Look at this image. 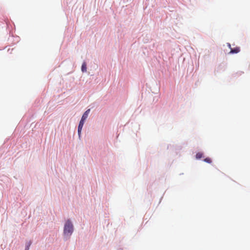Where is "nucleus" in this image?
I'll use <instances>...</instances> for the list:
<instances>
[{
	"mask_svg": "<svg viewBox=\"0 0 250 250\" xmlns=\"http://www.w3.org/2000/svg\"><path fill=\"white\" fill-rule=\"evenodd\" d=\"M73 231V226L70 220H68L64 225L63 232L65 235H71Z\"/></svg>",
	"mask_w": 250,
	"mask_h": 250,
	"instance_id": "obj_1",
	"label": "nucleus"
},
{
	"mask_svg": "<svg viewBox=\"0 0 250 250\" xmlns=\"http://www.w3.org/2000/svg\"><path fill=\"white\" fill-rule=\"evenodd\" d=\"M84 121H85L81 119L80 122V123H79V125L78 126V134H79V136L81 135V131H82V128L83 127V125H84Z\"/></svg>",
	"mask_w": 250,
	"mask_h": 250,
	"instance_id": "obj_2",
	"label": "nucleus"
},
{
	"mask_svg": "<svg viewBox=\"0 0 250 250\" xmlns=\"http://www.w3.org/2000/svg\"><path fill=\"white\" fill-rule=\"evenodd\" d=\"M90 110V109H88L84 113V114H83V115L82 117V119H81L82 120L85 121V120L86 119V118H87V117L88 116Z\"/></svg>",
	"mask_w": 250,
	"mask_h": 250,
	"instance_id": "obj_3",
	"label": "nucleus"
},
{
	"mask_svg": "<svg viewBox=\"0 0 250 250\" xmlns=\"http://www.w3.org/2000/svg\"><path fill=\"white\" fill-rule=\"evenodd\" d=\"M240 51V48L236 47L233 49L231 48L230 53H237Z\"/></svg>",
	"mask_w": 250,
	"mask_h": 250,
	"instance_id": "obj_4",
	"label": "nucleus"
},
{
	"mask_svg": "<svg viewBox=\"0 0 250 250\" xmlns=\"http://www.w3.org/2000/svg\"><path fill=\"white\" fill-rule=\"evenodd\" d=\"M203 154L201 152H198L196 155V158L197 159H201L203 157Z\"/></svg>",
	"mask_w": 250,
	"mask_h": 250,
	"instance_id": "obj_5",
	"label": "nucleus"
},
{
	"mask_svg": "<svg viewBox=\"0 0 250 250\" xmlns=\"http://www.w3.org/2000/svg\"><path fill=\"white\" fill-rule=\"evenodd\" d=\"M82 71L85 72L86 71V65L85 62L83 63L82 66Z\"/></svg>",
	"mask_w": 250,
	"mask_h": 250,
	"instance_id": "obj_6",
	"label": "nucleus"
},
{
	"mask_svg": "<svg viewBox=\"0 0 250 250\" xmlns=\"http://www.w3.org/2000/svg\"><path fill=\"white\" fill-rule=\"evenodd\" d=\"M204 161L210 164L212 162V161L210 158H206L204 160Z\"/></svg>",
	"mask_w": 250,
	"mask_h": 250,
	"instance_id": "obj_7",
	"label": "nucleus"
},
{
	"mask_svg": "<svg viewBox=\"0 0 250 250\" xmlns=\"http://www.w3.org/2000/svg\"><path fill=\"white\" fill-rule=\"evenodd\" d=\"M30 245V243L29 244V245L27 247V248L25 249V250H29V246Z\"/></svg>",
	"mask_w": 250,
	"mask_h": 250,
	"instance_id": "obj_8",
	"label": "nucleus"
},
{
	"mask_svg": "<svg viewBox=\"0 0 250 250\" xmlns=\"http://www.w3.org/2000/svg\"><path fill=\"white\" fill-rule=\"evenodd\" d=\"M228 46H229V48L230 47V43H228Z\"/></svg>",
	"mask_w": 250,
	"mask_h": 250,
	"instance_id": "obj_9",
	"label": "nucleus"
}]
</instances>
